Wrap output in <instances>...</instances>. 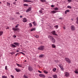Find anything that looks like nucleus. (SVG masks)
I'll return each mask as SVG.
<instances>
[{
    "label": "nucleus",
    "instance_id": "45",
    "mask_svg": "<svg viewBox=\"0 0 78 78\" xmlns=\"http://www.w3.org/2000/svg\"><path fill=\"white\" fill-rule=\"evenodd\" d=\"M20 53H16V54L15 56H17V55H19V54H20Z\"/></svg>",
    "mask_w": 78,
    "mask_h": 78
},
{
    "label": "nucleus",
    "instance_id": "39",
    "mask_svg": "<svg viewBox=\"0 0 78 78\" xmlns=\"http://www.w3.org/2000/svg\"><path fill=\"white\" fill-rule=\"evenodd\" d=\"M10 54H11V55H14V52H10Z\"/></svg>",
    "mask_w": 78,
    "mask_h": 78
},
{
    "label": "nucleus",
    "instance_id": "35",
    "mask_svg": "<svg viewBox=\"0 0 78 78\" xmlns=\"http://www.w3.org/2000/svg\"><path fill=\"white\" fill-rule=\"evenodd\" d=\"M12 47H16V46L15 45L12 44Z\"/></svg>",
    "mask_w": 78,
    "mask_h": 78
},
{
    "label": "nucleus",
    "instance_id": "64",
    "mask_svg": "<svg viewBox=\"0 0 78 78\" xmlns=\"http://www.w3.org/2000/svg\"><path fill=\"white\" fill-rule=\"evenodd\" d=\"M77 71H78V69H77Z\"/></svg>",
    "mask_w": 78,
    "mask_h": 78
},
{
    "label": "nucleus",
    "instance_id": "23",
    "mask_svg": "<svg viewBox=\"0 0 78 78\" xmlns=\"http://www.w3.org/2000/svg\"><path fill=\"white\" fill-rule=\"evenodd\" d=\"M24 6H28V5L27 4H23Z\"/></svg>",
    "mask_w": 78,
    "mask_h": 78
},
{
    "label": "nucleus",
    "instance_id": "1",
    "mask_svg": "<svg viewBox=\"0 0 78 78\" xmlns=\"http://www.w3.org/2000/svg\"><path fill=\"white\" fill-rule=\"evenodd\" d=\"M65 60L68 63H71V60L69 58L66 57L65 58Z\"/></svg>",
    "mask_w": 78,
    "mask_h": 78
},
{
    "label": "nucleus",
    "instance_id": "29",
    "mask_svg": "<svg viewBox=\"0 0 78 78\" xmlns=\"http://www.w3.org/2000/svg\"><path fill=\"white\" fill-rule=\"evenodd\" d=\"M3 33L2 31H0V36H2V35Z\"/></svg>",
    "mask_w": 78,
    "mask_h": 78
},
{
    "label": "nucleus",
    "instance_id": "36",
    "mask_svg": "<svg viewBox=\"0 0 78 78\" xmlns=\"http://www.w3.org/2000/svg\"><path fill=\"white\" fill-rule=\"evenodd\" d=\"M74 72L76 73H78V71L77 70H76L74 71Z\"/></svg>",
    "mask_w": 78,
    "mask_h": 78
},
{
    "label": "nucleus",
    "instance_id": "25",
    "mask_svg": "<svg viewBox=\"0 0 78 78\" xmlns=\"http://www.w3.org/2000/svg\"><path fill=\"white\" fill-rule=\"evenodd\" d=\"M67 8H69V9H72V7H71L70 6H67Z\"/></svg>",
    "mask_w": 78,
    "mask_h": 78
},
{
    "label": "nucleus",
    "instance_id": "49",
    "mask_svg": "<svg viewBox=\"0 0 78 78\" xmlns=\"http://www.w3.org/2000/svg\"><path fill=\"white\" fill-rule=\"evenodd\" d=\"M20 51L19 50H16V52H19Z\"/></svg>",
    "mask_w": 78,
    "mask_h": 78
},
{
    "label": "nucleus",
    "instance_id": "24",
    "mask_svg": "<svg viewBox=\"0 0 78 78\" xmlns=\"http://www.w3.org/2000/svg\"><path fill=\"white\" fill-rule=\"evenodd\" d=\"M44 73H48V72H47V71L46 70H44V71H43Z\"/></svg>",
    "mask_w": 78,
    "mask_h": 78
},
{
    "label": "nucleus",
    "instance_id": "5",
    "mask_svg": "<svg viewBox=\"0 0 78 78\" xmlns=\"http://www.w3.org/2000/svg\"><path fill=\"white\" fill-rule=\"evenodd\" d=\"M12 30L13 31H17L19 30V28H12Z\"/></svg>",
    "mask_w": 78,
    "mask_h": 78
},
{
    "label": "nucleus",
    "instance_id": "34",
    "mask_svg": "<svg viewBox=\"0 0 78 78\" xmlns=\"http://www.w3.org/2000/svg\"><path fill=\"white\" fill-rule=\"evenodd\" d=\"M77 21H76V23L78 24V17L76 18Z\"/></svg>",
    "mask_w": 78,
    "mask_h": 78
},
{
    "label": "nucleus",
    "instance_id": "3",
    "mask_svg": "<svg viewBox=\"0 0 78 78\" xmlns=\"http://www.w3.org/2000/svg\"><path fill=\"white\" fill-rule=\"evenodd\" d=\"M28 69L29 71H30V72L33 71V68L31 66H28Z\"/></svg>",
    "mask_w": 78,
    "mask_h": 78
},
{
    "label": "nucleus",
    "instance_id": "2",
    "mask_svg": "<svg viewBox=\"0 0 78 78\" xmlns=\"http://www.w3.org/2000/svg\"><path fill=\"white\" fill-rule=\"evenodd\" d=\"M38 49L39 50H44V46H40L38 48Z\"/></svg>",
    "mask_w": 78,
    "mask_h": 78
},
{
    "label": "nucleus",
    "instance_id": "33",
    "mask_svg": "<svg viewBox=\"0 0 78 78\" xmlns=\"http://www.w3.org/2000/svg\"><path fill=\"white\" fill-rule=\"evenodd\" d=\"M56 69L55 68H54L53 69V72H55V71H56Z\"/></svg>",
    "mask_w": 78,
    "mask_h": 78
},
{
    "label": "nucleus",
    "instance_id": "52",
    "mask_svg": "<svg viewBox=\"0 0 78 78\" xmlns=\"http://www.w3.org/2000/svg\"><path fill=\"white\" fill-rule=\"evenodd\" d=\"M38 72H39V73H42L41 72V71H40V70H38Z\"/></svg>",
    "mask_w": 78,
    "mask_h": 78
},
{
    "label": "nucleus",
    "instance_id": "47",
    "mask_svg": "<svg viewBox=\"0 0 78 78\" xmlns=\"http://www.w3.org/2000/svg\"><path fill=\"white\" fill-rule=\"evenodd\" d=\"M66 11L67 12H69V10H67Z\"/></svg>",
    "mask_w": 78,
    "mask_h": 78
},
{
    "label": "nucleus",
    "instance_id": "62",
    "mask_svg": "<svg viewBox=\"0 0 78 78\" xmlns=\"http://www.w3.org/2000/svg\"><path fill=\"white\" fill-rule=\"evenodd\" d=\"M13 4H14V5H16V3H13Z\"/></svg>",
    "mask_w": 78,
    "mask_h": 78
},
{
    "label": "nucleus",
    "instance_id": "13",
    "mask_svg": "<svg viewBox=\"0 0 78 78\" xmlns=\"http://www.w3.org/2000/svg\"><path fill=\"white\" fill-rule=\"evenodd\" d=\"M39 76L40 77H42L43 78H45V75L43 74H40Z\"/></svg>",
    "mask_w": 78,
    "mask_h": 78
},
{
    "label": "nucleus",
    "instance_id": "30",
    "mask_svg": "<svg viewBox=\"0 0 78 78\" xmlns=\"http://www.w3.org/2000/svg\"><path fill=\"white\" fill-rule=\"evenodd\" d=\"M29 27H32V24L31 23H29Z\"/></svg>",
    "mask_w": 78,
    "mask_h": 78
},
{
    "label": "nucleus",
    "instance_id": "8",
    "mask_svg": "<svg viewBox=\"0 0 78 78\" xmlns=\"http://www.w3.org/2000/svg\"><path fill=\"white\" fill-rule=\"evenodd\" d=\"M65 76H66V77H67V76H69V73L68 72H65Z\"/></svg>",
    "mask_w": 78,
    "mask_h": 78
},
{
    "label": "nucleus",
    "instance_id": "26",
    "mask_svg": "<svg viewBox=\"0 0 78 78\" xmlns=\"http://www.w3.org/2000/svg\"><path fill=\"white\" fill-rule=\"evenodd\" d=\"M17 65L18 66H19V67H22V66L21 65H20V64H17Z\"/></svg>",
    "mask_w": 78,
    "mask_h": 78
},
{
    "label": "nucleus",
    "instance_id": "21",
    "mask_svg": "<svg viewBox=\"0 0 78 78\" xmlns=\"http://www.w3.org/2000/svg\"><path fill=\"white\" fill-rule=\"evenodd\" d=\"M41 2H43V3H44V2H45L46 1L45 0H40Z\"/></svg>",
    "mask_w": 78,
    "mask_h": 78
},
{
    "label": "nucleus",
    "instance_id": "61",
    "mask_svg": "<svg viewBox=\"0 0 78 78\" xmlns=\"http://www.w3.org/2000/svg\"><path fill=\"white\" fill-rule=\"evenodd\" d=\"M9 27H7V28H6V29H9Z\"/></svg>",
    "mask_w": 78,
    "mask_h": 78
},
{
    "label": "nucleus",
    "instance_id": "58",
    "mask_svg": "<svg viewBox=\"0 0 78 78\" xmlns=\"http://www.w3.org/2000/svg\"><path fill=\"white\" fill-rule=\"evenodd\" d=\"M13 36H14V37H15V38H16V36L15 35H14Z\"/></svg>",
    "mask_w": 78,
    "mask_h": 78
},
{
    "label": "nucleus",
    "instance_id": "7",
    "mask_svg": "<svg viewBox=\"0 0 78 78\" xmlns=\"http://www.w3.org/2000/svg\"><path fill=\"white\" fill-rule=\"evenodd\" d=\"M58 12V11L55 10H53L51 11V12L52 14H55V13H56V12Z\"/></svg>",
    "mask_w": 78,
    "mask_h": 78
},
{
    "label": "nucleus",
    "instance_id": "63",
    "mask_svg": "<svg viewBox=\"0 0 78 78\" xmlns=\"http://www.w3.org/2000/svg\"><path fill=\"white\" fill-rule=\"evenodd\" d=\"M25 62H27V60H25Z\"/></svg>",
    "mask_w": 78,
    "mask_h": 78
},
{
    "label": "nucleus",
    "instance_id": "27",
    "mask_svg": "<svg viewBox=\"0 0 78 78\" xmlns=\"http://www.w3.org/2000/svg\"><path fill=\"white\" fill-rule=\"evenodd\" d=\"M44 56V55L41 54V55H40L39 56H40V58H42V57H43V56Z\"/></svg>",
    "mask_w": 78,
    "mask_h": 78
},
{
    "label": "nucleus",
    "instance_id": "38",
    "mask_svg": "<svg viewBox=\"0 0 78 78\" xmlns=\"http://www.w3.org/2000/svg\"><path fill=\"white\" fill-rule=\"evenodd\" d=\"M6 76H2V78H6Z\"/></svg>",
    "mask_w": 78,
    "mask_h": 78
},
{
    "label": "nucleus",
    "instance_id": "9",
    "mask_svg": "<svg viewBox=\"0 0 78 78\" xmlns=\"http://www.w3.org/2000/svg\"><path fill=\"white\" fill-rule=\"evenodd\" d=\"M31 8L30 7L28 8V9L26 10V12H29V11H31Z\"/></svg>",
    "mask_w": 78,
    "mask_h": 78
},
{
    "label": "nucleus",
    "instance_id": "32",
    "mask_svg": "<svg viewBox=\"0 0 78 78\" xmlns=\"http://www.w3.org/2000/svg\"><path fill=\"white\" fill-rule=\"evenodd\" d=\"M23 77L24 78H28V77L26 75H24L23 76Z\"/></svg>",
    "mask_w": 78,
    "mask_h": 78
},
{
    "label": "nucleus",
    "instance_id": "16",
    "mask_svg": "<svg viewBox=\"0 0 78 78\" xmlns=\"http://www.w3.org/2000/svg\"><path fill=\"white\" fill-rule=\"evenodd\" d=\"M14 45H17L18 46H19V43H16V42H14L13 43Z\"/></svg>",
    "mask_w": 78,
    "mask_h": 78
},
{
    "label": "nucleus",
    "instance_id": "17",
    "mask_svg": "<svg viewBox=\"0 0 78 78\" xmlns=\"http://www.w3.org/2000/svg\"><path fill=\"white\" fill-rule=\"evenodd\" d=\"M52 34H54V35H57V34H55L56 32H55V31H53L52 32Z\"/></svg>",
    "mask_w": 78,
    "mask_h": 78
},
{
    "label": "nucleus",
    "instance_id": "54",
    "mask_svg": "<svg viewBox=\"0 0 78 78\" xmlns=\"http://www.w3.org/2000/svg\"><path fill=\"white\" fill-rule=\"evenodd\" d=\"M51 7H52V8L54 7V5H51Z\"/></svg>",
    "mask_w": 78,
    "mask_h": 78
},
{
    "label": "nucleus",
    "instance_id": "15",
    "mask_svg": "<svg viewBox=\"0 0 78 78\" xmlns=\"http://www.w3.org/2000/svg\"><path fill=\"white\" fill-rule=\"evenodd\" d=\"M23 21V22H27V19H26V18H24Z\"/></svg>",
    "mask_w": 78,
    "mask_h": 78
},
{
    "label": "nucleus",
    "instance_id": "19",
    "mask_svg": "<svg viewBox=\"0 0 78 78\" xmlns=\"http://www.w3.org/2000/svg\"><path fill=\"white\" fill-rule=\"evenodd\" d=\"M54 28H55V29H58V25H56L54 26Z\"/></svg>",
    "mask_w": 78,
    "mask_h": 78
},
{
    "label": "nucleus",
    "instance_id": "10",
    "mask_svg": "<svg viewBox=\"0 0 78 78\" xmlns=\"http://www.w3.org/2000/svg\"><path fill=\"white\" fill-rule=\"evenodd\" d=\"M59 67H60L61 70L62 71L64 70V69L63 68V66H62L61 65H59Z\"/></svg>",
    "mask_w": 78,
    "mask_h": 78
},
{
    "label": "nucleus",
    "instance_id": "12",
    "mask_svg": "<svg viewBox=\"0 0 78 78\" xmlns=\"http://www.w3.org/2000/svg\"><path fill=\"white\" fill-rule=\"evenodd\" d=\"M48 39H50V40H51L53 38L52 36L50 35H48Z\"/></svg>",
    "mask_w": 78,
    "mask_h": 78
},
{
    "label": "nucleus",
    "instance_id": "55",
    "mask_svg": "<svg viewBox=\"0 0 78 78\" xmlns=\"http://www.w3.org/2000/svg\"><path fill=\"white\" fill-rule=\"evenodd\" d=\"M63 29H64V30H66V28H65V27H63Z\"/></svg>",
    "mask_w": 78,
    "mask_h": 78
},
{
    "label": "nucleus",
    "instance_id": "40",
    "mask_svg": "<svg viewBox=\"0 0 78 78\" xmlns=\"http://www.w3.org/2000/svg\"><path fill=\"white\" fill-rule=\"evenodd\" d=\"M33 23L34 25H36V23H35V22H33Z\"/></svg>",
    "mask_w": 78,
    "mask_h": 78
},
{
    "label": "nucleus",
    "instance_id": "6",
    "mask_svg": "<svg viewBox=\"0 0 78 78\" xmlns=\"http://www.w3.org/2000/svg\"><path fill=\"white\" fill-rule=\"evenodd\" d=\"M51 41L52 43H55V39H54V38H52V39H51Z\"/></svg>",
    "mask_w": 78,
    "mask_h": 78
},
{
    "label": "nucleus",
    "instance_id": "53",
    "mask_svg": "<svg viewBox=\"0 0 78 78\" xmlns=\"http://www.w3.org/2000/svg\"><path fill=\"white\" fill-rule=\"evenodd\" d=\"M19 14V13L18 12H16V14Z\"/></svg>",
    "mask_w": 78,
    "mask_h": 78
},
{
    "label": "nucleus",
    "instance_id": "43",
    "mask_svg": "<svg viewBox=\"0 0 78 78\" xmlns=\"http://www.w3.org/2000/svg\"><path fill=\"white\" fill-rule=\"evenodd\" d=\"M19 25V24H17V25L15 27L16 28H17L18 27V26Z\"/></svg>",
    "mask_w": 78,
    "mask_h": 78
},
{
    "label": "nucleus",
    "instance_id": "31",
    "mask_svg": "<svg viewBox=\"0 0 78 78\" xmlns=\"http://www.w3.org/2000/svg\"><path fill=\"white\" fill-rule=\"evenodd\" d=\"M34 30H35V28H33V29H32L31 30V31H34Z\"/></svg>",
    "mask_w": 78,
    "mask_h": 78
},
{
    "label": "nucleus",
    "instance_id": "14",
    "mask_svg": "<svg viewBox=\"0 0 78 78\" xmlns=\"http://www.w3.org/2000/svg\"><path fill=\"white\" fill-rule=\"evenodd\" d=\"M15 70H16V72H20V69L16 68H15Z\"/></svg>",
    "mask_w": 78,
    "mask_h": 78
},
{
    "label": "nucleus",
    "instance_id": "48",
    "mask_svg": "<svg viewBox=\"0 0 78 78\" xmlns=\"http://www.w3.org/2000/svg\"><path fill=\"white\" fill-rule=\"evenodd\" d=\"M39 11L41 13H42V11L41 10L40 11Z\"/></svg>",
    "mask_w": 78,
    "mask_h": 78
},
{
    "label": "nucleus",
    "instance_id": "60",
    "mask_svg": "<svg viewBox=\"0 0 78 78\" xmlns=\"http://www.w3.org/2000/svg\"><path fill=\"white\" fill-rule=\"evenodd\" d=\"M34 37H36V35H34Z\"/></svg>",
    "mask_w": 78,
    "mask_h": 78
},
{
    "label": "nucleus",
    "instance_id": "4",
    "mask_svg": "<svg viewBox=\"0 0 78 78\" xmlns=\"http://www.w3.org/2000/svg\"><path fill=\"white\" fill-rule=\"evenodd\" d=\"M71 29L72 31H74V30H75V27L74 26L72 25L71 26Z\"/></svg>",
    "mask_w": 78,
    "mask_h": 78
},
{
    "label": "nucleus",
    "instance_id": "20",
    "mask_svg": "<svg viewBox=\"0 0 78 78\" xmlns=\"http://www.w3.org/2000/svg\"><path fill=\"white\" fill-rule=\"evenodd\" d=\"M53 77L54 78H57V75H53Z\"/></svg>",
    "mask_w": 78,
    "mask_h": 78
},
{
    "label": "nucleus",
    "instance_id": "18",
    "mask_svg": "<svg viewBox=\"0 0 78 78\" xmlns=\"http://www.w3.org/2000/svg\"><path fill=\"white\" fill-rule=\"evenodd\" d=\"M6 3L7 6H8V7H10V3L8 2H7Z\"/></svg>",
    "mask_w": 78,
    "mask_h": 78
},
{
    "label": "nucleus",
    "instance_id": "51",
    "mask_svg": "<svg viewBox=\"0 0 78 78\" xmlns=\"http://www.w3.org/2000/svg\"><path fill=\"white\" fill-rule=\"evenodd\" d=\"M68 1L70 2H72V1L71 0H68Z\"/></svg>",
    "mask_w": 78,
    "mask_h": 78
},
{
    "label": "nucleus",
    "instance_id": "42",
    "mask_svg": "<svg viewBox=\"0 0 78 78\" xmlns=\"http://www.w3.org/2000/svg\"><path fill=\"white\" fill-rule=\"evenodd\" d=\"M20 53L23 54V55H25V54L23 53L22 52H20Z\"/></svg>",
    "mask_w": 78,
    "mask_h": 78
},
{
    "label": "nucleus",
    "instance_id": "11",
    "mask_svg": "<svg viewBox=\"0 0 78 78\" xmlns=\"http://www.w3.org/2000/svg\"><path fill=\"white\" fill-rule=\"evenodd\" d=\"M23 2H31V3L33 2L31 1H29L27 0H24L23 1Z\"/></svg>",
    "mask_w": 78,
    "mask_h": 78
},
{
    "label": "nucleus",
    "instance_id": "46",
    "mask_svg": "<svg viewBox=\"0 0 78 78\" xmlns=\"http://www.w3.org/2000/svg\"><path fill=\"white\" fill-rule=\"evenodd\" d=\"M5 70H7V66H5Z\"/></svg>",
    "mask_w": 78,
    "mask_h": 78
},
{
    "label": "nucleus",
    "instance_id": "22",
    "mask_svg": "<svg viewBox=\"0 0 78 78\" xmlns=\"http://www.w3.org/2000/svg\"><path fill=\"white\" fill-rule=\"evenodd\" d=\"M51 46L53 48H55L56 47L55 45L54 44H52L51 45Z\"/></svg>",
    "mask_w": 78,
    "mask_h": 78
},
{
    "label": "nucleus",
    "instance_id": "50",
    "mask_svg": "<svg viewBox=\"0 0 78 78\" xmlns=\"http://www.w3.org/2000/svg\"><path fill=\"white\" fill-rule=\"evenodd\" d=\"M59 19H60V20H61L62 19V17L60 18H59Z\"/></svg>",
    "mask_w": 78,
    "mask_h": 78
},
{
    "label": "nucleus",
    "instance_id": "57",
    "mask_svg": "<svg viewBox=\"0 0 78 78\" xmlns=\"http://www.w3.org/2000/svg\"><path fill=\"white\" fill-rule=\"evenodd\" d=\"M65 14H67V12L66 11H65Z\"/></svg>",
    "mask_w": 78,
    "mask_h": 78
},
{
    "label": "nucleus",
    "instance_id": "41",
    "mask_svg": "<svg viewBox=\"0 0 78 78\" xmlns=\"http://www.w3.org/2000/svg\"><path fill=\"white\" fill-rule=\"evenodd\" d=\"M36 38H38L39 37V35H36Z\"/></svg>",
    "mask_w": 78,
    "mask_h": 78
},
{
    "label": "nucleus",
    "instance_id": "59",
    "mask_svg": "<svg viewBox=\"0 0 78 78\" xmlns=\"http://www.w3.org/2000/svg\"><path fill=\"white\" fill-rule=\"evenodd\" d=\"M48 78H52L51 77L49 76L48 77Z\"/></svg>",
    "mask_w": 78,
    "mask_h": 78
},
{
    "label": "nucleus",
    "instance_id": "28",
    "mask_svg": "<svg viewBox=\"0 0 78 78\" xmlns=\"http://www.w3.org/2000/svg\"><path fill=\"white\" fill-rule=\"evenodd\" d=\"M54 10H58V9H58V8H54Z\"/></svg>",
    "mask_w": 78,
    "mask_h": 78
},
{
    "label": "nucleus",
    "instance_id": "37",
    "mask_svg": "<svg viewBox=\"0 0 78 78\" xmlns=\"http://www.w3.org/2000/svg\"><path fill=\"white\" fill-rule=\"evenodd\" d=\"M55 62H57V63H58V62H59V61L58 60H55Z\"/></svg>",
    "mask_w": 78,
    "mask_h": 78
},
{
    "label": "nucleus",
    "instance_id": "56",
    "mask_svg": "<svg viewBox=\"0 0 78 78\" xmlns=\"http://www.w3.org/2000/svg\"><path fill=\"white\" fill-rule=\"evenodd\" d=\"M23 17V16H20V17L21 18H22Z\"/></svg>",
    "mask_w": 78,
    "mask_h": 78
},
{
    "label": "nucleus",
    "instance_id": "44",
    "mask_svg": "<svg viewBox=\"0 0 78 78\" xmlns=\"http://www.w3.org/2000/svg\"><path fill=\"white\" fill-rule=\"evenodd\" d=\"M10 76L11 77V78H14V76H12V75H11Z\"/></svg>",
    "mask_w": 78,
    "mask_h": 78
}]
</instances>
